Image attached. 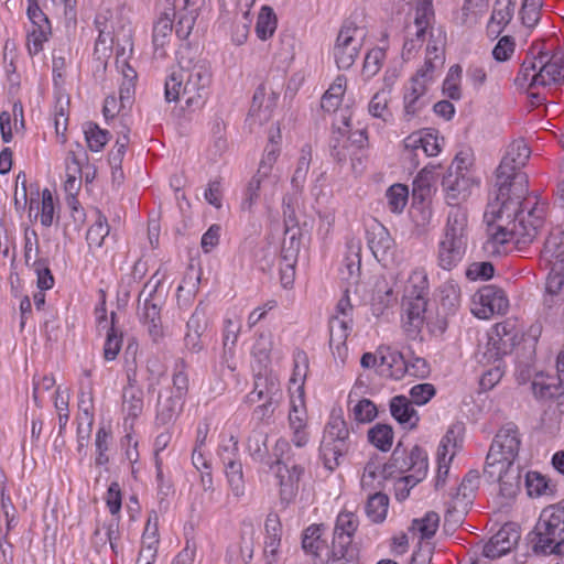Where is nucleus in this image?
Segmentation results:
<instances>
[{
    "instance_id": "37",
    "label": "nucleus",
    "mask_w": 564,
    "mask_h": 564,
    "mask_svg": "<svg viewBox=\"0 0 564 564\" xmlns=\"http://www.w3.org/2000/svg\"><path fill=\"white\" fill-rule=\"evenodd\" d=\"M341 123L344 127H338L337 130H334L330 144V154L339 164L344 163L347 156L351 154L346 143L340 144V139L345 138L349 132V117L341 116Z\"/></svg>"
},
{
    "instance_id": "55",
    "label": "nucleus",
    "mask_w": 564,
    "mask_h": 564,
    "mask_svg": "<svg viewBox=\"0 0 564 564\" xmlns=\"http://www.w3.org/2000/svg\"><path fill=\"white\" fill-rule=\"evenodd\" d=\"M386 57V52L380 47L370 50L365 57L362 74L367 78H371L378 74Z\"/></svg>"
},
{
    "instance_id": "4",
    "label": "nucleus",
    "mask_w": 564,
    "mask_h": 564,
    "mask_svg": "<svg viewBox=\"0 0 564 564\" xmlns=\"http://www.w3.org/2000/svg\"><path fill=\"white\" fill-rule=\"evenodd\" d=\"M159 284L160 281L155 284H151L149 281L139 294L140 321L147 327L148 334L154 343H158L164 334L161 319L163 300L156 294Z\"/></svg>"
},
{
    "instance_id": "23",
    "label": "nucleus",
    "mask_w": 564,
    "mask_h": 564,
    "mask_svg": "<svg viewBox=\"0 0 564 564\" xmlns=\"http://www.w3.org/2000/svg\"><path fill=\"white\" fill-rule=\"evenodd\" d=\"M282 391L280 382L273 376H257L253 390L246 397L247 402L253 404L264 400H280Z\"/></svg>"
},
{
    "instance_id": "17",
    "label": "nucleus",
    "mask_w": 564,
    "mask_h": 564,
    "mask_svg": "<svg viewBox=\"0 0 564 564\" xmlns=\"http://www.w3.org/2000/svg\"><path fill=\"white\" fill-rule=\"evenodd\" d=\"M520 533L511 525H503L484 545L482 554L487 558H497L509 553L519 542Z\"/></svg>"
},
{
    "instance_id": "5",
    "label": "nucleus",
    "mask_w": 564,
    "mask_h": 564,
    "mask_svg": "<svg viewBox=\"0 0 564 564\" xmlns=\"http://www.w3.org/2000/svg\"><path fill=\"white\" fill-rule=\"evenodd\" d=\"M564 533V499L557 505L545 508L531 533L532 547L549 546Z\"/></svg>"
},
{
    "instance_id": "32",
    "label": "nucleus",
    "mask_w": 564,
    "mask_h": 564,
    "mask_svg": "<svg viewBox=\"0 0 564 564\" xmlns=\"http://www.w3.org/2000/svg\"><path fill=\"white\" fill-rule=\"evenodd\" d=\"M312 161V148L305 144L301 149L300 158L297 159L296 167L291 178V186L295 193H302L307 173L310 171Z\"/></svg>"
},
{
    "instance_id": "27",
    "label": "nucleus",
    "mask_w": 564,
    "mask_h": 564,
    "mask_svg": "<svg viewBox=\"0 0 564 564\" xmlns=\"http://www.w3.org/2000/svg\"><path fill=\"white\" fill-rule=\"evenodd\" d=\"M541 254L552 270H564V232H552L546 238Z\"/></svg>"
},
{
    "instance_id": "47",
    "label": "nucleus",
    "mask_w": 564,
    "mask_h": 564,
    "mask_svg": "<svg viewBox=\"0 0 564 564\" xmlns=\"http://www.w3.org/2000/svg\"><path fill=\"white\" fill-rule=\"evenodd\" d=\"M348 451V445L339 446L338 444L332 443L321 444V455L324 462V466L333 471L339 466V459L344 456V454Z\"/></svg>"
},
{
    "instance_id": "44",
    "label": "nucleus",
    "mask_w": 564,
    "mask_h": 564,
    "mask_svg": "<svg viewBox=\"0 0 564 564\" xmlns=\"http://www.w3.org/2000/svg\"><path fill=\"white\" fill-rule=\"evenodd\" d=\"M241 330V323L231 318L225 319V327L223 334L224 345V359L228 360V357H232L235 354V346L238 340Z\"/></svg>"
},
{
    "instance_id": "29",
    "label": "nucleus",
    "mask_w": 564,
    "mask_h": 564,
    "mask_svg": "<svg viewBox=\"0 0 564 564\" xmlns=\"http://www.w3.org/2000/svg\"><path fill=\"white\" fill-rule=\"evenodd\" d=\"M378 352L380 355V365L388 367L390 370L389 376L395 380L402 379L408 371V360L403 354L391 347H380Z\"/></svg>"
},
{
    "instance_id": "53",
    "label": "nucleus",
    "mask_w": 564,
    "mask_h": 564,
    "mask_svg": "<svg viewBox=\"0 0 564 564\" xmlns=\"http://www.w3.org/2000/svg\"><path fill=\"white\" fill-rule=\"evenodd\" d=\"M440 524V516L434 512H427L422 519H415L412 528L421 533L422 539H431L437 531Z\"/></svg>"
},
{
    "instance_id": "16",
    "label": "nucleus",
    "mask_w": 564,
    "mask_h": 564,
    "mask_svg": "<svg viewBox=\"0 0 564 564\" xmlns=\"http://www.w3.org/2000/svg\"><path fill=\"white\" fill-rule=\"evenodd\" d=\"M564 70L560 55L549 56L547 53L539 52V70L531 77L532 86H546L562 80Z\"/></svg>"
},
{
    "instance_id": "40",
    "label": "nucleus",
    "mask_w": 564,
    "mask_h": 564,
    "mask_svg": "<svg viewBox=\"0 0 564 564\" xmlns=\"http://www.w3.org/2000/svg\"><path fill=\"white\" fill-rule=\"evenodd\" d=\"M440 302L448 313H454L460 305V288L455 281H446L440 288Z\"/></svg>"
},
{
    "instance_id": "62",
    "label": "nucleus",
    "mask_w": 564,
    "mask_h": 564,
    "mask_svg": "<svg viewBox=\"0 0 564 564\" xmlns=\"http://www.w3.org/2000/svg\"><path fill=\"white\" fill-rule=\"evenodd\" d=\"M184 84L181 69L173 72L165 80V100L172 102L177 101L181 96L183 97Z\"/></svg>"
},
{
    "instance_id": "36",
    "label": "nucleus",
    "mask_w": 564,
    "mask_h": 564,
    "mask_svg": "<svg viewBox=\"0 0 564 564\" xmlns=\"http://www.w3.org/2000/svg\"><path fill=\"white\" fill-rule=\"evenodd\" d=\"M348 436L349 431L346 426V422L341 417L335 416L327 423L322 442L326 444L335 443L339 446H345L348 445Z\"/></svg>"
},
{
    "instance_id": "8",
    "label": "nucleus",
    "mask_w": 564,
    "mask_h": 564,
    "mask_svg": "<svg viewBox=\"0 0 564 564\" xmlns=\"http://www.w3.org/2000/svg\"><path fill=\"white\" fill-rule=\"evenodd\" d=\"M473 313L482 319L505 314L509 307L505 291L492 284L480 288L473 296Z\"/></svg>"
},
{
    "instance_id": "26",
    "label": "nucleus",
    "mask_w": 564,
    "mask_h": 564,
    "mask_svg": "<svg viewBox=\"0 0 564 564\" xmlns=\"http://www.w3.org/2000/svg\"><path fill=\"white\" fill-rule=\"evenodd\" d=\"M205 0H184L183 9L177 13L175 34L180 40H186L194 28L200 7Z\"/></svg>"
},
{
    "instance_id": "14",
    "label": "nucleus",
    "mask_w": 564,
    "mask_h": 564,
    "mask_svg": "<svg viewBox=\"0 0 564 564\" xmlns=\"http://www.w3.org/2000/svg\"><path fill=\"white\" fill-rule=\"evenodd\" d=\"M278 182L279 177L259 176V173H256L246 187L241 209L252 212L261 197L265 202L270 200L275 194Z\"/></svg>"
},
{
    "instance_id": "57",
    "label": "nucleus",
    "mask_w": 564,
    "mask_h": 564,
    "mask_svg": "<svg viewBox=\"0 0 564 564\" xmlns=\"http://www.w3.org/2000/svg\"><path fill=\"white\" fill-rule=\"evenodd\" d=\"M173 30V22L167 13H164L154 24L153 45L155 48L163 47Z\"/></svg>"
},
{
    "instance_id": "25",
    "label": "nucleus",
    "mask_w": 564,
    "mask_h": 564,
    "mask_svg": "<svg viewBox=\"0 0 564 564\" xmlns=\"http://www.w3.org/2000/svg\"><path fill=\"white\" fill-rule=\"evenodd\" d=\"M267 441L268 433L260 427H256L247 438V451L253 460L262 463L270 469H273L275 459H272L269 455Z\"/></svg>"
},
{
    "instance_id": "15",
    "label": "nucleus",
    "mask_w": 564,
    "mask_h": 564,
    "mask_svg": "<svg viewBox=\"0 0 564 564\" xmlns=\"http://www.w3.org/2000/svg\"><path fill=\"white\" fill-rule=\"evenodd\" d=\"M444 32L440 29L437 30V34H435L434 30H431L430 40L426 45V56L424 65L416 72L419 76H421L422 78L433 79V73L435 72V69L442 67L444 64Z\"/></svg>"
},
{
    "instance_id": "18",
    "label": "nucleus",
    "mask_w": 564,
    "mask_h": 564,
    "mask_svg": "<svg viewBox=\"0 0 564 564\" xmlns=\"http://www.w3.org/2000/svg\"><path fill=\"white\" fill-rule=\"evenodd\" d=\"M284 215L286 216V219L281 248V260L284 262L285 267L290 268L291 265H295L297 254L300 252L301 229L296 227L291 214H288L286 209H284Z\"/></svg>"
},
{
    "instance_id": "39",
    "label": "nucleus",
    "mask_w": 564,
    "mask_h": 564,
    "mask_svg": "<svg viewBox=\"0 0 564 564\" xmlns=\"http://www.w3.org/2000/svg\"><path fill=\"white\" fill-rule=\"evenodd\" d=\"M388 506V496L381 492H375L368 498L366 513L372 522L380 523L387 517Z\"/></svg>"
},
{
    "instance_id": "42",
    "label": "nucleus",
    "mask_w": 564,
    "mask_h": 564,
    "mask_svg": "<svg viewBox=\"0 0 564 564\" xmlns=\"http://www.w3.org/2000/svg\"><path fill=\"white\" fill-rule=\"evenodd\" d=\"M435 21V17H430L424 13H416L414 15V22L412 25H408L406 28V36L413 37L419 43L423 44L425 41V35L429 31L433 29V23Z\"/></svg>"
},
{
    "instance_id": "33",
    "label": "nucleus",
    "mask_w": 564,
    "mask_h": 564,
    "mask_svg": "<svg viewBox=\"0 0 564 564\" xmlns=\"http://www.w3.org/2000/svg\"><path fill=\"white\" fill-rule=\"evenodd\" d=\"M143 391L137 386H126L122 391V410L131 419L138 417L143 411Z\"/></svg>"
},
{
    "instance_id": "1",
    "label": "nucleus",
    "mask_w": 564,
    "mask_h": 564,
    "mask_svg": "<svg viewBox=\"0 0 564 564\" xmlns=\"http://www.w3.org/2000/svg\"><path fill=\"white\" fill-rule=\"evenodd\" d=\"M531 151L523 140L512 142L497 169L495 202L489 203L485 212L488 223V238L484 249L490 253H500V247L514 243L522 251L529 246L543 227L546 204L524 198L528 177L521 169L529 160Z\"/></svg>"
},
{
    "instance_id": "45",
    "label": "nucleus",
    "mask_w": 564,
    "mask_h": 564,
    "mask_svg": "<svg viewBox=\"0 0 564 564\" xmlns=\"http://www.w3.org/2000/svg\"><path fill=\"white\" fill-rule=\"evenodd\" d=\"M84 133L88 148L95 152L100 151L109 140V132L94 122L85 123Z\"/></svg>"
},
{
    "instance_id": "22",
    "label": "nucleus",
    "mask_w": 564,
    "mask_h": 564,
    "mask_svg": "<svg viewBox=\"0 0 564 564\" xmlns=\"http://www.w3.org/2000/svg\"><path fill=\"white\" fill-rule=\"evenodd\" d=\"M358 528L357 517L352 512H340L334 528L332 545L357 549L352 545V536Z\"/></svg>"
},
{
    "instance_id": "34",
    "label": "nucleus",
    "mask_w": 564,
    "mask_h": 564,
    "mask_svg": "<svg viewBox=\"0 0 564 564\" xmlns=\"http://www.w3.org/2000/svg\"><path fill=\"white\" fill-rule=\"evenodd\" d=\"M323 531V524H312L304 531L302 549L306 554L319 557V552L325 547V541L322 539Z\"/></svg>"
},
{
    "instance_id": "13",
    "label": "nucleus",
    "mask_w": 564,
    "mask_h": 564,
    "mask_svg": "<svg viewBox=\"0 0 564 564\" xmlns=\"http://www.w3.org/2000/svg\"><path fill=\"white\" fill-rule=\"evenodd\" d=\"M273 455L275 457L274 466H282L283 470L299 485L305 471L306 458L302 454L296 455L292 452L289 442L284 438L276 441Z\"/></svg>"
},
{
    "instance_id": "46",
    "label": "nucleus",
    "mask_w": 564,
    "mask_h": 564,
    "mask_svg": "<svg viewBox=\"0 0 564 564\" xmlns=\"http://www.w3.org/2000/svg\"><path fill=\"white\" fill-rule=\"evenodd\" d=\"M110 317H111V326L107 332V338H106V343H105V347H104V357L108 361L116 359V357L118 356V354L121 349V344H122V336H121V334L120 335L118 334V332L115 327L116 317H117L116 312H111Z\"/></svg>"
},
{
    "instance_id": "63",
    "label": "nucleus",
    "mask_w": 564,
    "mask_h": 564,
    "mask_svg": "<svg viewBox=\"0 0 564 564\" xmlns=\"http://www.w3.org/2000/svg\"><path fill=\"white\" fill-rule=\"evenodd\" d=\"M348 253L345 257V267L347 269V278L357 276L360 271V243L355 241H349L347 243Z\"/></svg>"
},
{
    "instance_id": "61",
    "label": "nucleus",
    "mask_w": 564,
    "mask_h": 564,
    "mask_svg": "<svg viewBox=\"0 0 564 564\" xmlns=\"http://www.w3.org/2000/svg\"><path fill=\"white\" fill-rule=\"evenodd\" d=\"M279 152L280 150L276 143L272 142L271 144L267 145L264 150V155L257 171V173H259V176L279 177L276 174L272 173V167L279 156Z\"/></svg>"
},
{
    "instance_id": "48",
    "label": "nucleus",
    "mask_w": 564,
    "mask_h": 564,
    "mask_svg": "<svg viewBox=\"0 0 564 564\" xmlns=\"http://www.w3.org/2000/svg\"><path fill=\"white\" fill-rule=\"evenodd\" d=\"M429 280L424 269L417 268L412 271L405 289L406 296H425L427 294Z\"/></svg>"
},
{
    "instance_id": "52",
    "label": "nucleus",
    "mask_w": 564,
    "mask_h": 564,
    "mask_svg": "<svg viewBox=\"0 0 564 564\" xmlns=\"http://www.w3.org/2000/svg\"><path fill=\"white\" fill-rule=\"evenodd\" d=\"M110 228L107 218L98 215L96 221L87 230L86 239L88 245L101 247L105 238L109 235Z\"/></svg>"
},
{
    "instance_id": "38",
    "label": "nucleus",
    "mask_w": 564,
    "mask_h": 564,
    "mask_svg": "<svg viewBox=\"0 0 564 564\" xmlns=\"http://www.w3.org/2000/svg\"><path fill=\"white\" fill-rule=\"evenodd\" d=\"M404 311L406 313L410 325L419 328L424 322L427 301L425 296H406L404 302Z\"/></svg>"
},
{
    "instance_id": "50",
    "label": "nucleus",
    "mask_w": 564,
    "mask_h": 564,
    "mask_svg": "<svg viewBox=\"0 0 564 564\" xmlns=\"http://www.w3.org/2000/svg\"><path fill=\"white\" fill-rule=\"evenodd\" d=\"M388 207L393 213H401L406 205L409 192L408 187L402 184H394L387 191Z\"/></svg>"
},
{
    "instance_id": "12",
    "label": "nucleus",
    "mask_w": 564,
    "mask_h": 564,
    "mask_svg": "<svg viewBox=\"0 0 564 564\" xmlns=\"http://www.w3.org/2000/svg\"><path fill=\"white\" fill-rule=\"evenodd\" d=\"M474 184V180L467 175V172H462L459 164L457 165V171H453V166H451L442 181L449 207L453 204H459L460 200H465L470 195Z\"/></svg>"
},
{
    "instance_id": "58",
    "label": "nucleus",
    "mask_w": 564,
    "mask_h": 564,
    "mask_svg": "<svg viewBox=\"0 0 564 564\" xmlns=\"http://www.w3.org/2000/svg\"><path fill=\"white\" fill-rule=\"evenodd\" d=\"M253 556V545L251 540L242 538L237 547H230L227 551V561L230 564H237L239 558L243 563H249Z\"/></svg>"
},
{
    "instance_id": "56",
    "label": "nucleus",
    "mask_w": 564,
    "mask_h": 564,
    "mask_svg": "<svg viewBox=\"0 0 564 564\" xmlns=\"http://www.w3.org/2000/svg\"><path fill=\"white\" fill-rule=\"evenodd\" d=\"M525 487L530 497H540L542 495H546L549 491L552 492L545 477L536 471L527 473Z\"/></svg>"
},
{
    "instance_id": "59",
    "label": "nucleus",
    "mask_w": 564,
    "mask_h": 564,
    "mask_svg": "<svg viewBox=\"0 0 564 564\" xmlns=\"http://www.w3.org/2000/svg\"><path fill=\"white\" fill-rule=\"evenodd\" d=\"M37 275V286L40 290H50L54 285V276L45 259H35L30 265Z\"/></svg>"
},
{
    "instance_id": "3",
    "label": "nucleus",
    "mask_w": 564,
    "mask_h": 564,
    "mask_svg": "<svg viewBox=\"0 0 564 564\" xmlns=\"http://www.w3.org/2000/svg\"><path fill=\"white\" fill-rule=\"evenodd\" d=\"M178 66L185 82L182 93L186 105H198L206 97L212 80L208 62L197 58L195 53L185 46L178 52Z\"/></svg>"
},
{
    "instance_id": "64",
    "label": "nucleus",
    "mask_w": 564,
    "mask_h": 564,
    "mask_svg": "<svg viewBox=\"0 0 564 564\" xmlns=\"http://www.w3.org/2000/svg\"><path fill=\"white\" fill-rule=\"evenodd\" d=\"M358 550L332 545L328 564H357Z\"/></svg>"
},
{
    "instance_id": "2",
    "label": "nucleus",
    "mask_w": 564,
    "mask_h": 564,
    "mask_svg": "<svg viewBox=\"0 0 564 564\" xmlns=\"http://www.w3.org/2000/svg\"><path fill=\"white\" fill-rule=\"evenodd\" d=\"M468 247V212L460 204H453L447 213L442 239L438 242V265L447 271L464 259Z\"/></svg>"
},
{
    "instance_id": "51",
    "label": "nucleus",
    "mask_w": 564,
    "mask_h": 564,
    "mask_svg": "<svg viewBox=\"0 0 564 564\" xmlns=\"http://www.w3.org/2000/svg\"><path fill=\"white\" fill-rule=\"evenodd\" d=\"M390 101V90L381 89L373 95L369 102V112L372 117L384 121L390 117L388 104Z\"/></svg>"
},
{
    "instance_id": "28",
    "label": "nucleus",
    "mask_w": 564,
    "mask_h": 564,
    "mask_svg": "<svg viewBox=\"0 0 564 564\" xmlns=\"http://www.w3.org/2000/svg\"><path fill=\"white\" fill-rule=\"evenodd\" d=\"M410 466L409 469L412 474L400 479V482L411 485L412 487L425 478L427 473V455L419 446H414L410 452Z\"/></svg>"
},
{
    "instance_id": "24",
    "label": "nucleus",
    "mask_w": 564,
    "mask_h": 564,
    "mask_svg": "<svg viewBox=\"0 0 564 564\" xmlns=\"http://www.w3.org/2000/svg\"><path fill=\"white\" fill-rule=\"evenodd\" d=\"M516 9V0H496L487 26L488 33L497 37L510 23Z\"/></svg>"
},
{
    "instance_id": "6",
    "label": "nucleus",
    "mask_w": 564,
    "mask_h": 564,
    "mask_svg": "<svg viewBox=\"0 0 564 564\" xmlns=\"http://www.w3.org/2000/svg\"><path fill=\"white\" fill-rule=\"evenodd\" d=\"M520 446L521 435L519 429L514 423L508 422L497 432L487 454L486 463H502L508 466L514 463Z\"/></svg>"
},
{
    "instance_id": "43",
    "label": "nucleus",
    "mask_w": 564,
    "mask_h": 564,
    "mask_svg": "<svg viewBox=\"0 0 564 564\" xmlns=\"http://www.w3.org/2000/svg\"><path fill=\"white\" fill-rule=\"evenodd\" d=\"M276 29V15L270 7H262L257 24L256 33L262 41L268 40L273 35Z\"/></svg>"
},
{
    "instance_id": "19",
    "label": "nucleus",
    "mask_w": 564,
    "mask_h": 564,
    "mask_svg": "<svg viewBox=\"0 0 564 564\" xmlns=\"http://www.w3.org/2000/svg\"><path fill=\"white\" fill-rule=\"evenodd\" d=\"M510 333L511 325L509 323H499L495 326L494 335L489 337L487 349L484 352L487 362L499 360L502 355L507 354V347L514 338Z\"/></svg>"
},
{
    "instance_id": "20",
    "label": "nucleus",
    "mask_w": 564,
    "mask_h": 564,
    "mask_svg": "<svg viewBox=\"0 0 564 564\" xmlns=\"http://www.w3.org/2000/svg\"><path fill=\"white\" fill-rule=\"evenodd\" d=\"M390 412L393 419L405 430H414L420 416L413 402L405 395H395L390 400Z\"/></svg>"
},
{
    "instance_id": "21",
    "label": "nucleus",
    "mask_w": 564,
    "mask_h": 564,
    "mask_svg": "<svg viewBox=\"0 0 564 564\" xmlns=\"http://www.w3.org/2000/svg\"><path fill=\"white\" fill-rule=\"evenodd\" d=\"M350 329V318H340L339 315H336L329 319V346L333 354L343 361L347 355L346 340Z\"/></svg>"
},
{
    "instance_id": "35",
    "label": "nucleus",
    "mask_w": 564,
    "mask_h": 564,
    "mask_svg": "<svg viewBox=\"0 0 564 564\" xmlns=\"http://www.w3.org/2000/svg\"><path fill=\"white\" fill-rule=\"evenodd\" d=\"M225 474L232 495L236 498L245 496L246 486L243 480L242 464L240 460H228L224 464Z\"/></svg>"
},
{
    "instance_id": "41",
    "label": "nucleus",
    "mask_w": 564,
    "mask_h": 564,
    "mask_svg": "<svg viewBox=\"0 0 564 564\" xmlns=\"http://www.w3.org/2000/svg\"><path fill=\"white\" fill-rule=\"evenodd\" d=\"M369 442L382 452H388L392 446L393 431L388 424L378 423L368 431Z\"/></svg>"
},
{
    "instance_id": "60",
    "label": "nucleus",
    "mask_w": 564,
    "mask_h": 564,
    "mask_svg": "<svg viewBox=\"0 0 564 564\" xmlns=\"http://www.w3.org/2000/svg\"><path fill=\"white\" fill-rule=\"evenodd\" d=\"M208 326V319H207V306L200 302L195 311L193 312L192 316L189 317L186 327L187 332L196 333V334H204Z\"/></svg>"
},
{
    "instance_id": "54",
    "label": "nucleus",
    "mask_w": 564,
    "mask_h": 564,
    "mask_svg": "<svg viewBox=\"0 0 564 564\" xmlns=\"http://www.w3.org/2000/svg\"><path fill=\"white\" fill-rule=\"evenodd\" d=\"M111 441V433L106 427L101 426L96 433L95 446H96V458L95 464L97 466L106 465L109 462L107 451Z\"/></svg>"
},
{
    "instance_id": "7",
    "label": "nucleus",
    "mask_w": 564,
    "mask_h": 564,
    "mask_svg": "<svg viewBox=\"0 0 564 564\" xmlns=\"http://www.w3.org/2000/svg\"><path fill=\"white\" fill-rule=\"evenodd\" d=\"M365 33L352 22L345 23L335 42L333 54L339 69H349L362 46Z\"/></svg>"
},
{
    "instance_id": "31",
    "label": "nucleus",
    "mask_w": 564,
    "mask_h": 564,
    "mask_svg": "<svg viewBox=\"0 0 564 564\" xmlns=\"http://www.w3.org/2000/svg\"><path fill=\"white\" fill-rule=\"evenodd\" d=\"M267 93H268L267 85L261 84L256 89L253 98H252L250 112L252 116H254L258 112L260 120L267 119L269 117L271 108L275 105V100L278 98V94H275L270 88V96L265 100Z\"/></svg>"
},
{
    "instance_id": "49",
    "label": "nucleus",
    "mask_w": 564,
    "mask_h": 564,
    "mask_svg": "<svg viewBox=\"0 0 564 564\" xmlns=\"http://www.w3.org/2000/svg\"><path fill=\"white\" fill-rule=\"evenodd\" d=\"M275 476L279 479L281 501L290 503L296 496L299 485L286 474L282 466H275Z\"/></svg>"
},
{
    "instance_id": "30",
    "label": "nucleus",
    "mask_w": 564,
    "mask_h": 564,
    "mask_svg": "<svg viewBox=\"0 0 564 564\" xmlns=\"http://www.w3.org/2000/svg\"><path fill=\"white\" fill-rule=\"evenodd\" d=\"M183 406V399L173 394L163 397L159 394L156 405V422L165 425L175 420Z\"/></svg>"
},
{
    "instance_id": "10",
    "label": "nucleus",
    "mask_w": 564,
    "mask_h": 564,
    "mask_svg": "<svg viewBox=\"0 0 564 564\" xmlns=\"http://www.w3.org/2000/svg\"><path fill=\"white\" fill-rule=\"evenodd\" d=\"M484 475L489 481H498L500 492L505 497H512L520 488V470L514 463L507 466L502 463H486Z\"/></svg>"
},
{
    "instance_id": "9",
    "label": "nucleus",
    "mask_w": 564,
    "mask_h": 564,
    "mask_svg": "<svg viewBox=\"0 0 564 564\" xmlns=\"http://www.w3.org/2000/svg\"><path fill=\"white\" fill-rule=\"evenodd\" d=\"M430 78H422L417 73L412 77L410 85L405 88L403 95V117L410 121L419 117L422 111L431 104L427 83Z\"/></svg>"
},
{
    "instance_id": "11",
    "label": "nucleus",
    "mask_w": 564,
    "mask_h": 564,
    "mask_svg": "<svg viewBox=\"0 0 564 564\" xmlns=\"http://www.w3.org/2000/svg\"><path fill=\"white\" fill-rule=\"evenodd\" d=\"M367 242L373 257L383 265L393 261L395 242L383 225L376 223L368 228Z\"/></svg>"
}]
</instances>
